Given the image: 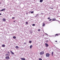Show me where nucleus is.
Returning <instances> with one entry per match:
<instances>
[{
	"label": "nucleus",
	"mask_w": 60,
	"mask_h": 60,
	"mask_svg": "<svg viewBox=\"0 0 60 60\" xmlns=\"http://www.w3.org/2000/svg\"><path fill=\"white\" fill-rule=\"evenodd\" d=\"M8 54H10V52H8Z\"/></svg>",
	"instance_id": "32"
},
{
	"label": "nucleus",
	"mask_w": 60,
	"mask_h": 60,
	"mask_svg": "<svg viewBox=\"0 0 60 60\" xmlns=\"http://www.w3.org/2000/svg\"><path fill=\"white\" fill-rule=\"evenodd\" d=\"M38 31H41V30L40 29H39L38 30Z\"/></svg>",
	"instance_id": "27"
},
{
	"label": "nucleus",
	"mask_w": 60,
	"mask_h": 60,
	"mask_svg": "<svg viewBox=\"0 0 60 60\" xmlns=\"http://www.w3.org/2000/svg\"><path fill=\"white\" fill-rule=\"evenodd\" d=\"M5 8H4L3 9L0 11H5Z\"/></svg>",
	"instance_id": "7"
},
{
	"label": "nucleus",
	"mask_w": 60,
	"mask_h": 60,
	"mask_svg": "<svg viewBox=\"0 0 60 60\" xmlns=\"http://www.w3.org/2000/svg\"><path fill=\"white\" fill-rule=\"evenodd\" d=\"M0 15H1V14L0 13Z\"/></svg>",
	"instance_id": "36"
},
{
	"label": "nucleus",
	"mask_w": 60,
	"mask_h": 60,
	"mask_svg": "<svg viewBox=\"0 0 60 60\" xmlns=\"http://www.w3.org/2000/svg\"><path fill=\"white\" fill-rule=\"evenodd\" d=\"M49 56H50V54L48 53H47L46 55V57H49Z\"/></svg>",
	"instance_id": "1"
},
{
	"label": "nucleus",
	"mask_w": 60,
	"mask_h": 60,
	"mask_svg": "<svg viewBox=\"0 0 60 60\" xmlns=\"http://www.w3.org/2000/svg\"><path fill=\"white\" fill-rule=\"evenodd\" d=\"M52 20V19H49V21H51Z\"/></svg>",
	"instance_id": "26"
},
{
	"label": "nucleus",
	"mask_w": 60,
	"mask_h": 60,
	"mask_svg": "<svg viewBox=\"0 0 60 60\" xmlns=\"http://www.w3.org/2000/svg\"><path fill=\"white\" fill-rule=\"evenodd\" d=\"M28 22H26V25H28Z\"/></svg>",
	"instance_id": "17"
},
{
	"label": "nucleus",
	"mask_w": 60,
	"mask_h": 60,
	"mask_svg": "<svg viewBox=\"0 0 60 60\" xmlns=\"http://www.w3.org/2000/svg\"><path fill=\"white\" fill-rule=\"evenodd\" d=\"M24 44H26V43H24Z\"/></svg>",
	"instance_id": "34"
},
{
	"label": "nucleus",
	"mask_w": 60,
	"mask_h": 60,
	"mask_svg": "<svg viewBox=\"0 0 60 60\" xmlns=\"http://www.w3.org/2000/svg\"><path fill=\"white\" fill-rule=\"evenodd\" d=\"M30 32L31 33H33V31H32V30H31V31H30Z\"/></svg>",
	"instance_id": "28"
},
{
	"label": "nucleus",
	"mask_w": 60,
	"mask_h": 60,
	"mask_svg": "<svg viewBox=\"0 0 60 60\" xmlns=\"http://www.w3.org/2000/svg\"><path fill=\"white\" fill-rule=\"evenodd\" d=\"M15 18H14V17H13L12 18V19H14Z\"/></svg>",
	"instance_id": "30"
},
{
	"label": "nucleus",
	"mask_w": 60,
	"mask_h": 60,
	"mask_svg": "<svg viewBox=\"0 0 60 60\" xmlns=\"http://www.w3.org/2000/svg\"><path fill=\"white\" fill-rule=\"evenodd\" d=\"M51 9H53V8H52Z\"/></svg>",
	"instance_id": "38"
},
{
	"label": "nucleus",
	"mask_w": 60,
	"mask_h": 60,
	"mask_svg": "<svg viewBox=\"0 0 60 60\" xmlns=\"http://www.w3.org/2000/svg\"><path fill=\"white\" fill-rule=\"evenodd\" d=\"M46 46V47H48V46H49V45H48V44H47V43H45V44Z\"/></svg>",
	"instance_id": "6"
},
{
	"label": "nucleus",
	"mask_w": 60,
	"mask_h": 60,
	"mask_svg": "<svg viewBox=\"0 0 60 60\" xmlns=\"http://www.w3.org/2000/svg\"><path fill=\"white\" fill-rule=\"evenodd\" d=\"M46 42H48V40H46Z\"/></svg>",
	"instance_id": "29"
},
{
	"label": "nucleus",
	"mask_w": 60,
	"mask_h": 60,
	"mask_svg": "<svg viewBox=\"0 0 60 60\" xmlns=\"http://www.w3.org/2000/svg\"><path fill=\"white\" fill-rule=\"evenodd\" d=\"M38 59L39 60H42V59H41V58H39Z\"/></svg>",
	"instance_id": "19"
},
{
	"label": "nucleus",
	"mask_w": 60,
	"mask_h": 60,
	"mask_svg": "<svg viewBox=\"0 0 60 60\" xmlns=\"http://www.w3.org/2000/svg\"><path fill=\"white\" fill-rule=\"evenodd\" d=\"M5 45H2V47H5Z\"/></svg>",
	"instance_id": "11"
},
{
	"label": "nucleus",
	"mask_w": 60,
	"mask_h": 60,
	"mask_svg": "<svg viewBox=\"0 0 60 60\" xmlns=\"http://www.w3.org/2000/svg\"><path fill=\"white\" fill-rule=\"evenodd\" d=\"M44 53V52L42 51L40 52V54L42 55H43Z\"/></svg>",
	"instance_id": "2"
},
{
	"label": "nucleus",
	"mask_w": 60,
	"mask_h": 60,
	"mask_svg": "<svg viewBox=\"0 0 60 60\" xmlns=\"http://www.w3.org/2000/svg\"><path fill=\"white\" fill-rule=\"evenodd\" d=\"M46 34L47 35H48V34Z\"/></svg>",
	"instance_id": "37"
},
{
	"label": "nucleus",
	"mask_w": 60,
	"mask_h": 60,
	"mask_svg": "<svg viewBox=\"0 0 60 60\" xmlns=\"http://www.w3.org/2000/svg\"><path fill=\"white\" fill-rule=\"evenodd\" d=\"M34 12L33 11H32V12H31V13H33Z\"/></svg>",
	"instance_id": "25"
},
{
	"label": "nucleus",
	"mask_w": 60,
	"mask_h": 60,
	"mask_svg": "<svg viewBox=\"0 0 60 60\" xmlns=\"http://www.w3.org/2000/svg\"><path fill=\"white\" fill-rule=\"evenodd\" d=\"M8 55H8V54H5V56H8Z\"/></svg>",
	"instance_id": "22"
},
{
	"label": "nucleus",
	"mask_w": 60,
	"mask_h": 60,
	"mask_svg": "<svg viewBox=\"0 0 60 60\" xmlns=\"http://www.w3.org/2000/svg\"><path fill=\"white\" fill-rule=\"evenodd\" d=\"M3 21L4 22H5V21H6V19H5L4 18L3 19Z\"/></svg>",
	"instance_id": "8"
},
{
	"label": "nucleus",
	"mask_w": 60,
	"mask_h": 60,
	"mask_svg": "<svg viewBox=\"0 0 60 60\" xmlns=\"http://www.w3.org/2000/svg\"><path fill=\"white\" fill-rule=\"evenodd\" d=\"M10 51L12 55H14V53L12 51Z\"/></svg>",
	"instance_id": "4"
},
{
	"label": "nucleus",
	"mask_w": 60,
	"mask_h": 60,
	"mask_svg": "<svg viewBox=\"0 0 60 60\" xmlns=\"http://www.w3.org/2000/svg\"><path fill=\"white\" fill-rule=\"evenodd\" d=\"M55 41L56 42H57V41Z\"/></svg>",
	"instance_id": "33"
},
{
	"label": "nucleus",
	"mask_w": 60,
	"mask_h": 60,
	"mask_svg": "<svg viewBox=\"0 0 60 60\" xmlns=\"http://www.w3.org/2000/svg\"><path fill=\"white\" fill-rule=\"evenodd\" d=\"M45 23H43V26H45Z\"/></svg>",
	"instance_id": "12"
},
{
	"label": "nucleus",
	"mask_w": 60,
	"mask_h": 60,
	"mask_svg": "<svg viewBox=\"0 0 60 60\" xmlns=\"http://www.w3.org/2000/svg\"><path fill=\"white\" fill-rule=\"evenodd\" d=\"M21 59L22 60H26V59L25 58H21Z\"/></svg>",
	"instance_id": "5"
},
{
	"label": "nucleus",
	"mask_w": 60,
	"mask_h": 60,
	"mask_svg": "<svg viewBox=\"0 0 60 60\" xmlns=\"http://www.w3.org/2000/svg\"><path fill=\"white\" fill-rule=\"evenodd\" d=\"M33 47V45H31L30 46V49H32V48Z\"/></svg>",
	"instance_id": "13"
},
{
	"label": "nucleus",
	"mask_w": 60,
	"mask_h": 60,
	"mask_svg": "<svg viewBox=\"0 0 60 60\" xmlns=\"http://www.w3.org/2000/svg\"><path fill=\"white\" fill-rule=\"evenodd\" d=\"M15 48L16 49H18L19 48V47H18V46H16L15 47Z\"/></svg>",
	"instance_id": "9"
},
{
	"label": "nucleus",
	"mask_w": 60,
	"mask_h": 60,
	"mask_svg": "<svg viewBox=\"0 0 60 60\" xmlns=\"http://www.w3.org/2000/svg\"><path fill=\"white\" fill-rule=\"evenodd\" d=\"M38 16V15H37L36 16H35V17H37V16Z\"/></svg>",
	"instance_id": "23"
},
{
	"label": "nucleus",
	"mask_w": 60,
	"mask_h": 60,
	"mask_svg": "<svg viewBox=\"0 0 60 60\" xmlns=\"http://www.w3.org/2000/svg\"><path fill=\"white\" fill-rule=\"evenodd\" d=\"M29 42L30 43H32V41H29Z\"/></svg>",
	"instance_id": "18"
},
{
	"label": "nucleus",
	"mask_w": 60,
	"mask_h": 60,
	"mask_svg": "<svg viewBox=\"0 0 60 60\" xmlns=\"http://www.w3.org/2000/svg\"><path fill=\"white\" fill-rule=\"evenodd\" d=\"M43 1V0H40V2L41 3V2H42Z\"/></svg>",
	"instance_id": "15"
},
{
	"label": "nucleus",
	"mask_w": 60,
	"mask_h": 60,
	"mask_svg": "<svg viewBox=\"0 0 60 60\" xmlns=\"http://www.w3.org/2000/svg\"><path fill=\"white\" fill-rule=\"evenodd\" d=\"M52 56H53V52H52Z\"/></svg>",
	"instance_id": "21"
},
{
	"label": "nucleus",
	"mask_w": 60,
	"mask_h": 60,
	"mask_svg": "<svg viewBox=\"0 0 60 60\" xmlns=\"http://www.w3.org/2000/svg\"><path fill=\"white\" fill-rule=\"evenodd\" d=\"M55 20H56V19L55 18H54L52 19L53 21H55Z\"/></svg>",
	"instance_id": "14"
},
{
	"label": "nucleus",
	"mask_w": 60,
	"mask_h": 60,
	"mask_svg": "<svg viewBox=\"0 0 60 60\" xmlns=\"http://www.w3.org/2000/svg\"><path fill=\"white\" fill-rule=\"evenodd\" d=\"M33 26H35V24H32Z\"/></svg>",
	"instance_id": "24"
},
{
	"label": "nucleus",
	"mask_w": 60,
	"mask_h": 60,
	"mask_svg": "<svg viewBox=\"0 0 60 60\" xmlns=\"http://www.w3.org/2000/svg\"><path fill=\"white\" fill-rule=\"evenodd\" d=\"M0 4H1V2H0Z\"/></svg>",
	"instance_id": "39"
},
{
	"label": "nucleus",
	"mask_w": 60,
	"mask_h": 60,
	"mask_svg": "<svg viewBox=\"0 0 60 60\" xmlns=\"http://www.w3.org/2000/svg\"><path fill=\"white\" fill-rule=\"evenodd\" d=\"M55 36H59V34H56L55 35Z\"/></svg>",
	"instance_id": "10"
},
{
	"label": "nucleus",
	"mask_w": 60,
	"mask_h": 60,
	"mask_svg": "<svg viewBox=\"0 0 60 60\" xmlns=\"http://www.w3.org/2000/svg\"><path fill=\"white\" fill-rule=\"evenodd\" d=\"M5 58L7 60H8V59H10V57H9V56H7L5 57Z\"/></svg>",
	"instance_id": "3"
},
{
	"label": "nucleus",
	"mask_w": 60,
	"mask_h": 60,
	"mask_svg": "<svg viewBox=\"0 0 60 60\" xmlns=\"http://www.w3.org/2000/svg\"><path fill=\"white\" fill-rule=\"evenodd\" d=\"M13 22H15V21H13Z\"/></svg>",
	"instance_id": "35"
},
{
	"label": "nucleus",
	"mask_w": 60,
	"mask_h": 60,
	"mask_svg": "<svg viewBox=\"0 0 60 60\" xmlns=\"http://www.w3.org/2000/svg\"><path fill=\"white\" fill-rule=\"evenodd\" d=\"M50 19V18H49V17L48 18H47V19Z\"/></svg>",
	"instance_id": "31"
},
{
	"label": "nucleus",
	"mask_w": 60,
	"mask_h": 60,
	"mask_svg": "<svg viewBox=\"0 0 60 60\" xmlns=\"http://www.w3.org/2000/svg\"><path fill=\"white\" fill-rule=\"evenodd\" d=\"M13 39H16V37L15 36H14L13 37Z\"/></svg>",
	"instance_id": "16"
},
{
	"label": "nucleus",
	"mask_w": 60,
	"mask_h": 60,
	"mask_svg": "<svg viewBox=\"0 0 60 60\" xmlns=\"http://www.w3.org/2000/svg\"><path fill=\"white\" fill-rule=\"evenodd\" d=\"M55 21H58V22H59V21L58 20H57L56 19H55Z\"/></svg>",
	"instance_id": "20"
}]
</instances>
